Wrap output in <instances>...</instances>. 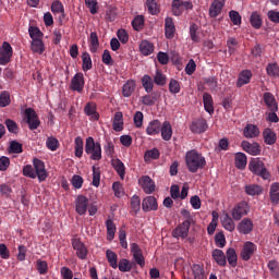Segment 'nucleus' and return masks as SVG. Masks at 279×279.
Listing matches in <instances>:
<instances>
[{"instance_id":"obj_33","label":"nucleus","mask_w":279,"mask_h":279,"mask_svg":"<svg viewBox=\"0 0 279 279\" xmlns=\"http://www.w3.org/2000/svg\"><path fill=\"white\" fill-rule=\"evenodd\" d=\"M111 165L113 167V169L117 171L118 175L124 180L125 178V165L123 163V161H121V159H112L111 160Z\"/></svg>"},{"instance_id":"obj_44","label":"nucleus","mask_w":279,"mask_h":279,"mask_svg":"<svg viewBox=\"0 0 279 279\" xmlns=\"http://www.w3.org/2000/svg\"><path fill=\"white\" fill-rule=\"evenodd\" d=\"M235 167L236 169L243 170L247 167V156L243 153H238L235 155Z\"/></svg>"},{"instance_id":"obj_2","label":"nucleus","mask_w":279,"mask_h":279,"mask_svg":"<svg viewBox=\"0 0 279 279\" xmlns=\"http://www.w3.org/2000/svg\"><path fill=\"white\" fill-rule=\"evenodd\" d=\"M185 163L190 173H197L206 167V158L197 149H192L185 154Z\"/></svg>"},{"instance_id":"obj_13","label":"nucleus","mask_w":279,"mask_h":279,"mask_svg":"<svg viewBox=\"0 0 279 279\" xmlns=\"http://www.w3.org/2000/svg\"><path fill=\"white\" fill-rule=\"evenodd\" d=\"M84 73L78 72L72 77L70 88L76 93H82L84 90Z\"/></svg>"},{"instance_id":"obj_12","label":"nucleus","mask_w":279,"mask_h":279,"mask_svg":"<svg viewBox=\"0 0 279 279\" xmlns=\"http://www.w3.org/2000/svg\"><path fill=\"white\" fill-rule=\"evenodd\" d=\"M190 130L193 134H204L208 130V123L204 118L193 120Z\"/></svg>"},{"instance_id":"obj_35","label":"nucleus","mask_w":279,"mask_h":279,"mask_svg":"<svg viewBox=\"0 0 279 279\" xmlns=\"http://www.w3.org/2000/svg\"><path fill=\"white\" fill-rule=\"evenodd\" d=\"M112 128L114 132H122L123 130V113L118 111L114 113Z\"/></svg>"},{"instance_id":"obj_23","label":"nucleus","mask_w":279,"mask_h":279,"mask_svg":"<svg viewBox=\"0 0 279 279\" xmlns=\"http://www.w3.org/2000/svg\"><path fill=\"white\" fill-rule=\"evenodd\" d=\"M165 36L169 40L175 36V24L173 23V17H166L165 20Z\"/></svg>"},{"instance_id":"obj_56","label":"nucleus","mask_w":279,"mask_h":279,"mask_svg":"<svg viewBox=\"0 0 279 279\" xmlns=\"http://www.w3.org/2000/svg\"><path fill=\"white\" fill-rule=\"evenodd\" d=\"M112 191L117 197H123V195H125V190L123 189V184H121V182L119 181L113 182Z\"/></svg>"},{"instance_id":"obj_7","label":"nucleus","mask_w":279,"mask_h":279,"mask_svg":"<svg viewBox=\"0 0 279 279\" xmlns=\"http://www.w3.org/2000/svg\"><path fill=\"white\" fill-rule=\"evenodd\" d=\"M14 50L12 46L8 41H3L2 46L0 47V64L5 66V64H10L12 61V56Z\"/></svg>"},{"instance_id":"obj_52","label":"nucleus","mask_w":279,"mask_h":279,"mask_svg":"<svg viewBox=\"0 0 279 279\" xmlns=\"http://www.w3.org/2000/svg\"><path fill=\"white\" fill-rule=\"evenodd\" d=\"M266 73L269 77H279L278 63H268L266 66Z\"/></svg>"},{"instance_id":"obj_30","label":"nucleus","mask_w":279,"mask_h":279,"mask_svg":"<svg viewBox=\"0 0 279 279\" xmlns=\"http://www.w3.org/2000/svg\"><path fill=\"white\" fill-rule=\"evenodd\" d=\"M134 90H136V82L134 80L126 81L122 86V95L124 97H132Z\"/></svg>"},{"instance_id":"obj_14","label":"nucleus","mask_w":279,"mask_h":279,"mask_svg":"<svg viewBox=\"0 0 279 279\" xmlns=\"http://www.w3.org/2000/svg\"><path fill=\"white\" fill-rule=\"evenodd\" d=\"M257 246L254 244V242H245L243 244L242 251H241V258L242 260H250L254 256V253L256 252Z\"/></svg>"},{"instance_id":"obj_31","label":"nucleus","mask_w":279,"mask_h":279,"mask_svg":"<svg viewBox=\"0 0 279 279\" xmlns=\"http://www.w3.org/2000/svg\"><path fill=\"white\" fill-rule=\"evenodd\" d=\"M203 104L206 112H208L209 114H213L215 112L213 96L210 94L208 93L203 94Z\"/></svg>"},{"instance_id":"obj_36","label":"nucleus","mask_w":279,"mask_h":279,"mask_svg":"<svg viewBox=\"0 0 279 279\" xmlns=\"http://www.w3.org/2000/svg\"><path fill=\"white\" fill-rule=\"evenodd\" d=\"M225 256L231 267H236L239 260L236 250L233 247L228 248Z\"/></svg>"},{"instance_id":"obj_53","label":"nucleus","mask_w":279,"mask_h":279,"mask_svg":"<svg viewBox=\"0 0 279 279\" xmlns=\"http://www.w3.org/2000/svg\"><path fill=\"white\" fill-rule=\"evenodd\" d=\"M245 193L247 195H260L263 193V187H260V185L257 184H250L245 186Z\"/></svg>"},{"instance_id":"obj_39","label":"nucleus","mask_w":279,"mask_h":279,"mask_svg":"<svg viewBox=\"0 0 279 279\" xmlns=\"http://www.w3.org/2000/svg\"><path fill=\"white\" fill-rule=\"evenodd\" d=\"M31 49L33 53H45V44L43 43V39H33L31 44Z\"/></svg>"},{"instance_id":"obj_1","label":"nucleus","mask_w":279,"mask_h":279,"mask_svg":"<svg viewBox=\"0 0 279 279\" xmlns=\"http://www.w3.org/2000/svg\"><path fill=\"white\" fill-rule=\"evenodd\" d=\"M33 165L34 167H32V165L24 166L23 175H25V178H31L32 180L38 178L39 182H45V180H47L45 162L40 159H34Z\"/></svg>"},{"instance_id":"obj_38","label":"nucleus","mask_w":279,"mask_h":279,"mask_svg":"<svg viewBox=\"0 0 279 279\" xmlns=\"http://www.w3.org/2000/svg\"><path fill=\"white\" fill-rule=\"evenodd\" d=\"M269 197L271 204H279V183L275 182L270 185Z\"/></svg>"},{"instance_id":"obj_45","label":"nucleus","mask_w":279,"mask_h":279,"mask_svg":"<svg viewBox=\"0 0 279 279\" xmlns=\"http://www.w3.org/2000/svg\"><path fill=\"white\" fill-rule=\"evenodd\" d=\"M75 146H74V154L76 156V158H82V156L84 155V140H82V137L77 136L74 140Z\"/></svg>"},{"instance_id":"obj_58","label":"nucleus","mask_w":279,"mask_h":279,"mask_svg":"<svg viewBox=\"0 0 279 279\" xmlns=\"http://www.w3.org/2000/svg\"><path fill=\"white\" fill-rule=\"evenodd\" d=\"M4 125H7L8 131L11 134H19V124H16V122H14V120L12 119H7L4 121Z\"/></svg>"},{"instance_id":"obj_32","label":"nucleus","mask_w":279,"mask_h":279,"mask_svg":"<svg viewBox=\"0 0 279 279\" xmlns=\"http://www.w3.org/2000/svg\"><path fill=\"white\" fill-rule=\"evenodd\" d=\"M142 86L145 90V93H153L154 92V78L149 74H145L142 80Z\"/></svg>"},{"instance_id":"obj_42","label":"nucleus","mask_w":279,"mask_h":279,"mask_svg":"<svg viewBox=\"0 0 279 279\" xmlns=\"http://www.w3.org/2000/svg\"><path fill=\"white\" fill-rule=\"evenodd\" d=\"M99 49V36L95 32L90 33L89 36V51L92 53H97Z\"/></svg>"},{"instance_id":"obj_9","label":"nucleus","mask_w":279,"mask_h":279,"mask_svg":"<svg viewBox=\"0 0 279 279\" xmlns=\"http://www.w3.org/2000/svg\"><path fill=\"white\" fill-rule=\"evenodd\" d=\"M72 247L75 250L77 258L81 260H86L88 256V248L84 242H82L80 239H72Z\"/></svg>"},{"instance_id":"obj_16","label":"nucleus","mask_w":279,"mask_h":279,"mask_svg":"<svg viewBox=\"0 0 279 279\" xmlns=\"http://www.w3.org/2000/svg\"><path fill=\"white\" fill-rule=\"evenodd\" d=\"M236 228L240 234H251L254 230V222L250 218H244L238 223Z\"/></svg>"},{"instance_id":"obj_64","label":"nucleus","mask_w":279,"mask_h":279,"mask_svg":"<svg viewBox=\"0 0 279 279\" xmlns=\"http://www.w3.org/2000/svg\"><path fill=\"white\" fill-rule=\"evenodd\" d=\"M268 269L271 272L272 276H275V278H279V266H278V262L276 260H270L268 263Z\"/></svg>"},{"instance_id":"obj_46","label":"nucleus","mask_w":279,"mask_h":279,"mask_svg":"<svg viewBox=\"0 0 279 279\" xmlns=\"http://www.w3.org/2000/svg\"><path fill=\"white\" fill-rule=\"evenodd\" d=\"M134 263L130 262L129 259L122 258L120 259L118 264L119 271H122V274H128V271H132Z\"/></svg>"},{"instance_id":"obj_37","label":"nucleus","mask_w":279,"mask_h":279,"mask_svg":"<svg viewBox=\"0 0 279 279\" xmlns=\"http://www.w3.org/2000/svg\"><path fill=\"white\" fill-rule=\"evenodd\" d=\"M140 51L143 56H151V53H154V44L149 40H142Z\"/></svg>"},{"instance_id":"obj_43","label":"nucleus","mask_w":279,"mask_h":279,"mask_svg":"<svg viewBox=\"0 0 279 279\" xmlns=\"http://www.w3.org/2000/svg\"><path fill=\"white\" fill-rule=\"evenodd\" d=\"M141 102L143 106H156L158 101V95L156 94H147L141 97Z\"/></svg>"},{"instance_id":"obj_55","label":"nucleus","mask_w":279,"mask_h":279,"mask_svg":"<svg viewBox=\"0 0 279 279\" xmlns=\"http://www.w3.org/2000/svg\"><path fill=\"white\" fill-rule=\"evenodd\" d=\"M12 104V100L10 99V92L4 90L0 94V108H7V106H10Z\"/></svg>"},{"instance_id":"obj_47","label":"nucleus","mask_w":279,"mask_h":279,"mask_svg":"<svg viewBox=\"0 0 279 279\" xmlns=\"http://www.w3.org/2000/svg\"><path fill=\"white\" fill-rule=\"evenodd\" d=\"M250 21L254 29H260V27H263V17H260V14H258V12H253L251 14Z\"/></svg>"},{"instance_id":"obj_40","label":"nucleus","mask_w":279,"mask_h":279,"mask_svg":"<svg viewBox=\"0 0 279 279\" xmlns=\"http://www.w3.org/2000/svg\"><path fill=\"white\" fill-rule=\"evenodd\" d=\"M106 257L110 267H112V269H117V267H119V263H118L119 255H117V253H114L111 250H107Z\"/></svg>"},{"instance_id":"obj_50","label":"nucleus","mask_w":279,"mask_h":279,"mask_svg":"<svg viewBox=\"0 0 279 279\" xmlns=\"http://www.w3.org/2000/svg\"><path fill=\"white\" fill-rule=\"evenodd\" d=\"M51 12L53 14H61V17L64 19V5L60 0H54L51 4Z\"/></svg>"},{"instance_id":"obj_22","label":"nucleus","mask_w":279,"mask_h":279,"mask_svg":"<svg viewBox=\"0 0 279 279\" xmlns=\"http://www.w3.org/2000/svg\"><path fill=\"white\" fill-rule=\"evenodd\" d=\"M221 226L228 232H234V230L236 229V223H234V218H232V216L230 217V214L228 213L222 215Z\"/></svg>"},{"instance_id":"obj_28","label":"nucleus","mask_w":279,"mask_h":279,"mask_svg":"<svg viewBox=\"0 0 279 279\" xmlns=\"http://www.w3.org/2000/svg\"><path fill=\"white\" fill-rule=\"evenodd\" d=\"M243 135L245 138H256L260 135V129H258L257 125L254 124H247L244 128Z\"/></svg>"},{"instance_id":"obj_19","label":"nucleus","mask_w":279,"mask_h":279,"mask_svg":"<svg viewBox=\"0 0 279 279\" xmlns=\"http://www.w3.org/2000/svg\"><path fill=\"white\" fill-rule=\"evenodd\" d=\"M241 146L242 149L251 156H259L260 154V145H258V143H250L247 141H243Z\"/></svg>"},{"instance_id":"obj_24","label":"nucleus","mask_w":279,"mask_h":279,"mask_svg":"<svg viewBox=\"0 0 279 279\" xmlns=\"http://www.w3.org/2000/svg\"><path fill=\"white\" fill-rule=\"evenodd\" d=\"M264 101L270 112H278V102H276L274 94L269 92L264 93Z\"/></svg>"},{"instance_id":"obj_61","label":"nucleus","mask_w":279,"mask_h":279,"mask_svg":"<svg viewBox=\"0 0 279 279\" xmlns=\"http://www.w3.org/2000/svg\"><path fill=\"white\" fill-rule=\"evenodd\" d=\"M215 244L220 248L226 247V235L223 234V231H220L215 235Z\"/></svg>"},{"instance_id":"obj_34","label":"nucleus","mask_w":279,"mask_h":279,"mask_svg":"<svg viewBox=\"0 0 279 279\" xmlns=\"http://www.w3.org/2000/svg\"><path fill=\"white\" fill-rule=\"evenodd\" d=\"M107 228V241H114V234H117V225L112 219L106 220Z\"/></svg>"},{"instance_id":"obj_15","label":"nucleus","mask_w":279,"mask_h":279,"mask_svg":"<svg viewBox=\"0 0 279 279\" xmlns=\"http://www.w3.org/2000/svg\"><path fill=\"white\" fill-rule=\"evenodd\" d=\"M88 210V197L78 195L75 201V211L77 215L84 216Z\"/></svg>"},{"instance_id":"obj_21","label":"nucleus","mask_w":279,"mask_h":279,"mask_svg":"<svg viewBox=\"0 0 279 279\" xmlns=\"http://www.w3.org/2000/svg\"><path fill=\"white\" fill-rule=\"evenodd\" d=\"M86 117H89L90 121H99V112H97V104L87 102L84 107Z\"/></svg>"},{"instance_id":"obj_57","label":"nucleus","mask_w":279,"mask_h":279,"mask_svg":"<svg viewBox=\"0 0 279 279\" xmlns=\"http://www.w3.org/2000/svg\"><path fill=\"white\" fill-rule=\"evenodd\" d=\"M36 267H37V271H38V274H40V276H45V274H47V271H49V265L47 264L46 260L37 259Z\"/></svg>"},{"instance_id":"obj_48","label":"nucleus","mask_w":279,"mask_h":279,"mask_svg":"<svg viewBox=\"0 0 279 279\" xmlns=\"http://www.w3.org/2000/svg\"><path fill=\"white\" fill-rule=\"evenodd\" d=\"M82 60H83L82 70L84 72L90 71V69H93V59H90V54L88 52H83Z\"/></svg>"},{"instance_id":"obj_4","label":"nucleus","mask_w":279,"mask_h":279,"mask_svg":"<svg viewBox=\"0 0 279 279\" xmlns=\"http://www.w3.org/2000/svg\"><path fill=\"white\" fill-rule=\"evenodd\" d=\"M248 169L255 175L263 178V180H269V171L265 167V162H263V160H259L258 158L251 160Z\"/></svg>"},{"instance_id":"obj_63","label":"nucleus","mask_w":279,"mask_h":279,"mask_svg":"<svg viewBox=\"0 0 279 279\" xmlns=\"http://www.w3.org/2000/svg\"><path fill=\"white\" fill-rule=\"evenodd\" d=\"M131 209L133 213H138V210H141V197H138V195H134L131 198Z\"/></svg>"},{"instance_id":"obj_25","label":"nucleus","mask_w":279,"mask_h":279,"mask_svg":"<svg viewBox=\"0 0 279 279\" xmlns=\"http://www.w3.org/2000/svg\"><path fill=\"white\" fill-rule=\"evenodd\" d=\"M162 141H171V137L173 136V128L171 126V122L165 121L161 124L160 132Z\"/></svg>"},{"instance_id":"obj_6","label":"nucleus","mask_w":279,"mask_h":279,"mask_svg":"<svg viewBox=\"0 0 279 279\" xmlns=\"http://www.w3.org/2000/svg\"><path fill=\"white\" fill-rule=\"evenodd\" d=\"M24 117L29 130H38V128H40V120L38 119L36 110L33 108H26L24 111Z\"/></svg>"},{"instance_id":"obj_5","label":"nucleus","mask_w":279,"mask_h":279,"mask_svg":"<svg viewBox=\"0 0 279 279\" xmlns=\"http://www.w3.org/2000/svg\"><path fill=\"white\" fill-rule=\"evenodd\" d=\"M246 215H250V205L245 201L238 203L231 209V217L234 221H241Z\"/></svg>"},{"instance_id":"obj_10","label":"nucleus","mask_w":279,"mask_h":279,"mask_svg":"<svg viewBox=\"0 0 279 279\" xmlns=\"http://www.w3.org/2000/svg\"><path fill=\"white\" fill-rule=\"evenodd\" d=\"M130 247L133 259L135 260L136 265L143 269V267H145V255H143V250L137 243H131Z\"/></svg>"},{"instance_id":"obj_18","label":"nucleus","mask_w":279,"mask_h":279,"mask_svg":"<svg viewBox=\"0 0 279 279\" xmlns=\"http://www.w3.org/2000/svg\"><path fill=\"white\" fill-rule=\"evenodd\" d=\"M252 71L251 70H243L240 72L236 81V88H243V86L250 84L252 82Z\"/></svg>"},{"instance_id":"obj_59","label":"nucleus","mask_w":279,"mask_h":279,"mask_svg":"<svg viewBox=\"0 0 279 279\" xmlns=\"http://www.w3.org/2000/svg\"><path fill=\"white\" fill-rule=\"evenodd\" d=\"M10 154H23V144L12 141L9 146Z\"/></svg>"},{"instance_id":"obj_27","label":"nucleus","mask_w":279,"mask_h":279,"mask_svg":"<svg viewBox=\"0 0 279 279\" xmlns=\"http://www.w3.org/2000/svg\"><path fill=\"white\" fill-rule=\"evenodd\" d=\"M214 260L219 265V267H226L228 260L226 259V253L219 248H215L211 253Z\"/></svg>"},{"instance_id":"obj_29","label":"nucleus","mask_w":279,"mask_h":279,"mask_svg":"<svg viewBox=\"0 0 279 279\" xmlns=\"http://www.w3.org/2000/svg\"><path fill=\"white\" fill-rule=\"evenodd\" d=\"M263 138H264V143H266V145H276V141H278V136L276 135V132H274L269 128L264 130Z\"/></svg>"},{"instance_id":"obj_3","label":"nucleus","mask_w":279,"mask_h":279,"mask_svg":"<svg viewBox=\"0 0 279 279\" xmlns=\"http://www.w3.org/2000/svg\"><path fill=\"white\" fill-rule=\"evenodd\" d=\"M85 153L90 156V160H101V144L99 142L95 143L93 137H87Z\"/></svg>"},{"instance_id":"obj_60","label":"nucleus","mask_w":279,"mask_h":279,"mask_svg":"<svg viewBox=\"0 0 279 279\" xmlns=\"http://www.w3.org/2000/svg\"><path fill=\"white\" fill-rule=\"evenodd\" d=\"M204 84H206L210 90H216L217 86H219V81L216 76H208L204 78Z\"/></svg>"},{"instance_id":"obj_8","label":"nucleus","mask_w":279,"mask_h":279,"mask_svg":"<svg viewBox=\"0 0 279 279\" xmlns=\"http://www.w3.org/2000/svg\"><path fill=\"white\" fill-rule=\"evenodd\" d=\"M138 185L143 189L146 195H151V193L156 191V182H154L149 175H142L138 179Z\"/></svg>"},{"instance_id":"obj_51","label":"nucleus","mask_w":279,"mask_h":279,"mask_svg":"<svg viewBox=\"0 0 279 279\" xmlns=\"http://www.w3.org/2000/svg\"><path fill=\"white\" fill-rule=\"evenodd\" d=\"M158 158H160V150H158V148L147 150L144 155L145 162H149V160H158Z\"/></svg>"},{"instance_id":"obj_11","label":"nucleus","mask_w":279,"mask_h":279,"mask_svg":"<svg viewBox=\"0 0 279 279\" xmlns=\"http://www.w3.org/2000/svg\"><path fill=\"white\" fill-rule=\"evenodd\" d=\"M189 230H191V220H185L173 229L172 236L174 239H186L189 236Z\"/></svg>"},{"instance_id":"obj_54","label":"nucleus","mask_w":279,"mask_h":279,"mask_svg":"<svg viewBox=\"0 0 279 279\" xmlns=\"http://www.w3.org/2000/svg\"><path fill=\"white\" fill-rule=\"evenodd\" d=\"M28 34L32 40H43V32H40V28L36 26H29Z\"/></svg>"},{"instance_id":"obj_17","label":"nucleus","mask_w":279,"mask_h":279,"mask_svg":"<svg viewBox=\"0 0 279 279\" xmlns=\"http://www.w3.org/2000/svg\"><path fill=\"white\" fill-rule=\"evenodd\" d=\"M158 208V201L155 196H146L142 202V210L144 213H151Z\"/></svg>"},{"instance_id":"obj_26","label":"nucleus","mask_w":279,"mask_h":279,"mask_svg":"<svg viewBox=\"0 0 279 279\" xmlns=\"http://www.w3.org/2000/svg\"><path fill=\"white\" fill-rule=\"evenodd\" d=\"M162 128V123L159 120H153L148 123L146 128V134L148 136H156V134H160V130Z\"/></svg>"},{"instance_id":"obj_62","label":"nucleus","mask_w":279,"mask_h":279,"mask_svg":"<svg viewBox=\"0 0 279 279\" xmlns=\"http://www.w3.org/2000/svg\"><path fill=\"white\" fill-rule=\"evenodd\" d=\"M192 271L194 279H204V268L199 264H194L192 266Z\"/></svg>"},{"instance_id":"obj_20","label":"nucleus","mask_w":279,"mask_h":279,"mask_svg":"<svg viewBox=\"0 0 279 279\" xmlns=\"http://www.w3.org/2000/svg\"><path fill=\"white\" fill-rule=\"evenodd\" d=\"M223 5H226V0H214L209 8V16L217 19V16L221 14Z\"/></svg>"},{"instance_id":"obj_49","label":"nucleus","mask_w":279,"mask_h":279,"mask_svg":"<svg viewBox=\"0 0 279 279\" xmlns=\"http://www.w3.org/2000/svg\"><path fill=\"white\" fill-rule=\"evenodd\" d=\"M153 81L156 86H165L167 84V75H165L160 70H156Z\"/></svg>"},{"instance_id":"obj_41","label":"nucleus","mask_w":279,"mask_h":279,"mask_svg":"<svg viewBox=\"0 0 279 279\" xmlns=\"http://www.w3.org/2000/svg\"><path fill=\"white\" fill-rule=\"evenodd\" d=\"M132 27L135 32H143L145 27V16L136 15L132 21Z\"/></svg>"}]
</instances>
